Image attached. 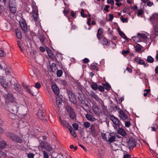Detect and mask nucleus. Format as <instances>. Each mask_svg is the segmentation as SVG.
<instances>
[{"label":"nucleus","instance_id":"f3484780","mask_svg":"<svg viewBox=\"0 0 158 158\" xmlns=\"http://www.w3.org/2000/svg\"><path fill=\"white\" fill-rule=\"evenodd\" d=\"M68 96L70 101L73 103H76V99L74 98L73 94L71 91L68 92Z\"/></svg>","mask_w":158,"mask_h":158},{"label":"nucleus","instance_id":"c85d7f7f","mask_svg":"<svg viewBox=\"0 0 158 158\" xmlns=\"http://www.w3.org/2000/svg\"><path fill=\"white\" fill-rule=\"evenodd\" d=\"M100 40L101 43L103 45H106L108 43L107 39L105 38L102 37Z\"/></svg>","mask_w":158,"mask_h":158},{"label":"nucleus","instance_id":"79ce46f5","mask_svg":"<svg viewBox=\"0 0 158 158\" xmlns=\"http://www.w3.org/2000/svg\"><path fill=\"white\" fill-rule=\"evenodd\" d=\"M83 125L85 128H88L90 126V123L88 122L84 123Z\"/></svg>","mask_w":158,"mask_h":158},{"label":"nucleus","instance_id":"9b49d317","mask_svg":"<svg viewBox=\"0 0 158 158\" xmlns=\"http://www.w3.org/2000/svg\"><path fill=\"white\" fill-rule=\"evenodd\" d=\"M90 95L96 101L99 102H102V100L100 98H99L97 95H96L93 91L90 92Z\"/></svg>","mask_w":158,"mask_h":158},{"label":"nucleus","instance_id":"69168bd1","mask_svg":"<svg viewBox=\"0 0 158 158\" xmlns=\"http://www.w3.org/2000/svg\"><path fill=\"white\" fill-rule=\"evenodd\" d=\"M83 61L85 63H87L89 62V59L87 58H85L83 59Z\"/></svg>","mask_w":158,"mask_h":158},{"label":"nucleus","instance_id":"423d86ee","mask_svg":"<svg viewBox=\"0 0 158 158\" xmlns=\"http://www.w3.org/2000/svg\"><path fill=\"white\" fill-rule=\"evenodd\" d=\"M40 146L42 148L50 152L53 150L51 146L45 142H42L40 144Z\"/></svg>","mask_w":158,"mask_h":158},{"label":"nucleus","instance_id":"e2e57ef3","mask_svg":"<svg viewBox=\"0 0 158 158\" xmlns=\"http://www.w3.org/2000/svg\"><path fill=\"white\" fill-rule=\"evenodd\" d=\"M98 89L99 91H103L104 90V89L102 86H99L98 87Z\"/></svg>","mask_w":158,"mask_h":158},{"label":"nucleus","instance_id":"f8f14e48","mask_svg":"<svg viewBox=\"0 0 158 158\" xmlns=\"http://www.w3.org/2000/svg\"><path fill=\"white\" fill-rule=\"evenodd\" d=\"M20 26L22 30L26 32L27 31V26L25 21L21 22L20 23Z\"/></svg>","mask_w":158,"mask_h":158},{"label":"nucleus","instance_id":"4c0bfd02","mask_svg":"<svg viewBox=\"0 0 158 158\" xmlns=\"http://www.w3.org/2000/svg\"><path fill=\"white\" fill-rule=\"evenodd\" d=\"M32 17H33V18L34 19V21L35 22L36 21L38 20V14H33Z\"/></svg>","mask_w":158,"mask_h":158},{"label":"nucleus","instance_id":"ea45409f","mask_svg":"<svg viewBox=\"0 0 158 158\" xmlns=\"http://www.w3.org/2000/svg\"><path fill=\"white\" fill-rule=\"evenodd\" d=\"M91 87L94 90H96L98 88L97 84L95 83L92 84L91 85Z\"/></svg>","mask_w":158,"mask_h":158},{"label":"nucleus","instance_id":"a18cd8bd","mask_svg":"<svg viewBox=\"0 0 158 158\" xmlns=\"http://www.w3.org/2000/svg\"><path fill=\"white\" fill-rule=\"evenodd\" d=\"M6 156V154L3 152H0V158H4Z\"/></svg>","mask_w":158,"mask_h":158},{"label":"nucleus","instance_id":"bf43d9fd","mask_svg":"<svg viewBox=\"0 0 158 158\" xmlns=\"http://www.w3.org/2000/svg\"><path fill=\"white\" fill-rule=\"evenodd\" d=\"M131 156L129 154H126L123 156V158H130Z\"/></svg>","mask_w":158,"mask_h":158},{"label":"nucleus","instance_id":"ddd939ff","mask_svg":"<svg viewBox=\"0 0 158 158\" xmlns=\"http://www.w3.org/2000/svg\"><path fill=\"white\" fill-rule=\"evenodd\" d=\"M119 116L123 120H125L128 118L127 116L125 114L124 112L122 110L119 111Z\"/></svg>","mask_w":158,"mask_h":158},{"label":"nucleus","instance_id":"3c124183","mask_svg":"<svg viewBox=\"0 0 158 158\" xmlns=\"http://www.w3.org/2000/svg\"><path fill=\"white\" fill-rule=\"evenodd\" d=\"M131 125L130 122L129 121H126L125 122V126L126 127H129Z\"/></svg>","mask_w":158,"mask_h":158},{"label":"nucleus","instance_id":"473e14b6","mask_svg":"<svg viewBox=\"0 0 158 158\" xmlns=\"http://www.w3.org/2000/svg\"><path fill=\"white\" fill-rule=\"evenodd\" d=\"M16 106L17 109H18V104L16 102H14L13 103H11L10 106L9 107V108L10 107H11V106H12V107H13V106ZM12 110H13L14 109V107H12ZM18 110V109H17Z\"/></svg>","mask_w":158,"mask_h":158},{"label":"nucleus","instance_id":"a878e982","mask_svg":"<svg viewBox=\"0 0 158 158\" xmlns=\"http://www.w3.org/2000/svg\"><path fill=\"white\" fill-rule=\"evenodd\" d=\"M69 131L70 132L71 134L74 137H76L77 136V135L75 131L72 128L71 126L70 127V128L68 129Z\"/></svg>","mask_w":158,"mask_h":158},{"label":"nucleus","instance_id":"c9c22d12","mask_svg":"<svg viewBox=\"0 0 158 158\" xmlns=\"http://www.w3.org/2000/svg\"><path fill=\"white\" fill-rule=\"evenodd\" d=\"M6 146V143L5 141H2L0 143V147L2 148H5Z\"/></svg>","mask_w":158,"mask_h":158},{"label":"nucleus","instance_id":"9d476101","mask_svg":"<svg viewBox=\"0 0 158 158\" xmlns=\"http://www.w3.org/2000/svg\"><path fill=\"white\" fill-rule=\"evenodd\" d=\"M10 24L7 21L3 23L0 26L1 28L4 31H6L10 27Z\"/></svg>","mask_w":158,"mask_h":158},{"label":"nucleus","instance_id":"1a4fd4ad","mask_svg":"<svg viewBox=\"0 0 158 158\" xmlns=\"http://www.w3.org/2000/svg\"><path fill=\"white\" fill-rule=\"evenodd\" d=\"M37 115L38 118L42 120H45L46 119L45 114L41 110H38Z\"/></svg>","mask_w":158,"mask_h":158},{"label":"nucleus","instance_id":"412c9836","mask_svg":"<svg viewBox=\"0 0 158 158\" xmlns=\"http://www.w3.org/2000/svg\"><path fill=\"white\" fill-rule=\"evenodd\" d=\"M103 31L102 29L101 28L98 29L97 36L99 40H100L102 37V34L103 32Z\"/></svg>","mask_w":158,"mask_h":158},{"label":"nucleus","instance_id":"4be33fe9","mask_svg":"<svg viewBox=\"0 0 158 158\" xmlns=\"http://www.w3.org/2000/svg\"><path fill=\"white\" fill-rule=\"evenodd\" d=\"M118 132L121 135L124 136L126 135V133L123 128H118Z\"/></svg>","mask_w":158,"mask_h":158},{"label":"nucleus","instance_id":"8fccbe9b","mask_svg":"<svg viewBox=\"0 0 158 158\" xmlns=\"http://www.w3.org/2000/svg\"><path fill=\"white\" fill-rule=\"evenodd\" d=\"M6 55L5 52L2 50L0 49V57L4 56Z\"/></svg>","mask_w":158,"mask_h":158},{"label":"nucleus","instance_id":"cd10ccee","mask_svg":"<svg viewBox=\"0 0 158 158\" xmlns=\"http://www.w3.org/2000/svg\"><path fill=\"white\" fill-rule=\"evenodd\" d=\"M142 46L139 44H137L135 47V51L137 52H140L141 51Z\"/></svg>","mask_w":158,"mask_h":158},{"label":"nucleus","instance_id":"5701e85b","mask_svg":"<svg viewBox=\"0 0 158 158\" xmlns=\"http://www.w3.org/2000/svg\"><path fill=\"white\" fill-rule=\"evenodd\" d=\"M86 118L87 119L90 121H94L95 120V118L91 115L87 114L85 115Z\"/></svg>","mask_w":158,"mask_h":158},{"label":"nucleus","instance_id":"37998d69","mask_svg":"<svg viewBox=\"0 0 158 158\" xmlns=\"http://www.w3.org/2000/svg\"><path fill=\"white\" fill-rule=\"evenodd\" d=\"M72 126L75 130H77L78 129V125L77 123H73Z\"/></svg>","mask_w":158,"mask_h":158},{"label":"nucleus","instance_id":"052dcab7","mask_svg":"<svg viewBox=\"0 0 158 158\" xmlns=\"http://www.w3.org/2000/svg\"><path fill=\"white\" fill-rule=\"evenodd\" d=\"M90 130H91V131L92 132H94V126L92 125L91 126L90 128Z\"/></svg>","mask_w":158,"mask_h":158},{"label":"nucleus","instance_id":"f03ea898","mask_svg":"<svg viewBox=\"0 0 158 158\" xmlns=\"http://www.w3.org/2000/svg\"><path fill=\"white\" fill-rule=\"evenodd\" d=\"M153 26V33L156 35H158V14H153L150 17Z\"/></svg>","mask_w":158,"mask_h":158},{"label":"nucleus","instance_id":"603ef678","mask_svg":"<svg viewBox=\"0 0 158 158\" xmlns=\"http://www.w3.org/2000/svg\"><path fill=\"white\" fill-rule=\"evenodd\" d=\"M27 156L28 158H33L34 154L32 153H29L27 154Z\"/></svg>","mask_w":158,"mask_h":158},{"label":"nucleus","instance_id":"680f3d73","mask_svg":"<svg viewBox=\"0 0 158 158\" xmlns=\"http://www.w3.org/2000/svg\"><path fill=\"white\" fill-rule=\"evenodd\" d=\"M40 40L42 42H44L45 40L44 37V36H41L40 37Z\"/></svg>","mask_w":158,"mask_h":158},{"label":"nucleus","instance_id":"aec40b11","mask_svg":"<svg viewBox=\"0 0 158 158\" xmlns=\"http://www.w3.org/2000/svg\"><path fill=\"white\" fill-rule=\"evenodd\" d=\"M59 118L61 124L63 126L67 127L68 129L70 128V127H71V126L69 125L67 122L64 120H62L61 118Z\"/></svg>","mask_w":158,"mask_h":158},{"label":"nucleus","instance_id":"a19ab883","mask_svg":"<svg viewBox=\"0 0 158 158\" xmlns=\"http://www.w3.org/2000/svg\"><path fill=\"white\" fill-rule=\"evenodd\" d=\"M63 74L62 71L60 70H57L56 73L58 77H60L62 76Z\"/></svg>","mask_w":158,"mask_h":158},{"label":"nucleus","instance_id":"e433bc0d","mask_svg":"<svg viewBox=\"0 0 158 158\" xmlns=\"http://www.w3.org/2000/svg\"><path fill=\"white\" fill-rule=\"evenodd\" d=\"M147 60L148 61L149 63H152L154 61V59L150 56H148Z\"/></svg>","mask_w":158,"mask_h":158},{"label":"nucleus","instance_id":"c756f323","mask_svg":"<svg viewBox=\"0 0 158 158\" xmlns=\"http://www.w3.org/2000/svg\"><path fill=\"white\" fill-rule=\"evenodd\" d=\"M62 100L61 97L58 96L56 98V104L57 105H59L61 104Z\"/></svg>","mask_w":158,"mask_h":158},{"label":"nucleus","instance_id":"4d7b16f0","mask_svg":"<svg viewBox=\"0 0 158 158\" xmlns=\"http://www.w3.org/2000/svg\"><path fill=\"white\" fill-rule=\"evenodd\" d=\"M107 3L108 4H110L111 5H113L114 4V2L113 0H107Z\"/></svg>","mask_w":158,"mask_h":158},{"label":"nucleus","instance_id":"393cba45","mask_svg":"<svg viewBox=\"0 0 158 158\" xmlns=\"http://www.w3.org/2000/svg\"><path fill=\"white\" fill-rule=\"evenodd\" d=\"M1 83L4 88H6L9 85H10V84L9 83H7L5 80L3 79L1 81Z\"/></svg>","mask_w":158,"mask_h":158},{"label":"nucleus","instance_id":"338daca9","mask_svg":"<svg viewBox=\"0 0 158 158\" xmlns=\"http://www.w3.org/2000/svg\"><path fill=\"white\" fill-rule=\"evenodd\" d=\"M153 3L152 2H148L147 3V5L149 6H152L153 5Z\"/></svg>","mask_w":158,"mask_h":158},{"label":"nucleus","instance_id":"5fc2aeb1","mask_svg":"<svg viewBox=\"0 0 158 158\" xmlns=\"http://www.w3.org/2000/svg\"><path fill=\"white\" fill-rule=\"evenodd\" d=\"M47 52L49 56H51L52 54V52L51 50L48 48H47Z\"/></svg>","mask_w":158,"mask_h":158},{"label":"nucleus","instance_id":"774afa93","mask_svg":"<svg viewBox=\"0 0 158 158\" xmlns=\"http://www.w3.org/2000/svg\"><path fill=\"white\" fill-rule=\"evenodd\" d=\"M129 51L128 50H124L122 51V54L123 55H125L128 53Z\"/></svg>","mask_w":158,"mask_h":158},{"label":"nucleus","instance_id":"f257e3e1","mask_svg":"<svg viewBox=\"0 0 158 158\" xmlns=\"http://www.w3.org/2000/svg\"><path fill=\"white\" fill-rule=\"evenodd\" d=\"M150 38V35L145 32H141L137 34V36H133L132 39L136 43L140 42H147L149 41Z\"/></svg>","mask_w":158,"mask_h":158},{"label":"nucleus","instance_id":"7c9ffc66","mask_svg":"<svg viewBox=\"0 0 158 158\" xmlns=\"http://www.w3.org/2000/svg\"><path fill=\"white\" fill-rule=\"evenodd\" d=\"M16 34L17 38L19 39H20L22 38V33L18 30L16 31Z\"/></svg>","mask_w":158,"mask_h":158},{"label":"nucleus","instance_id":"bb28decb","mask_svg":"<svg viewBox=\"0 0 158 158\" xmlns=\"http://www.w3.org/2000/svg\"><path fill=\"white\" fill-rule=\"evenodd\" d=\"M118 31L119 35L122 38L125 39H127V37L126 36L124 33L121 31L118 28Z\"/></svg>","mask_w":158,"mask_h":158},{"label":"nucleus","instance_id":"13d9d810","mask_svg":"<svg viewBox=\"0 0 158 158\" xmlns=\"http://www.w3.org/2000/svg\"><path fill=\"white\" fill-rule=\"evenodd\" d=\"M110 7V6L108 5H106L105 6V7L104 9V10H105L106 12H108L109 11V10L108 9V8Z\"/></svg>","mask_w":158,"mask_h":158},{"label":"nucleus","instance_id":"2eb2a0df","mask_svg":"<svg viewBox=\"0 0 158 158\" xmlns=\"http://www.w3.org/2000/svg\"><path fill=\"white\" fill-rule=\"evenodd\" d=\"M4 97L6 101L11 102L13 99V96L10 94H5L4 95Z\"/></svg>","mask_w":158,"mask_h":158},{"label":"nucleus","instance_id":"b1692460","mask_svg":"<svg viewBox=\"0 0 158 158\" xmlns=\"http://www.w3.org/2000/svg\"><path fill=\"white\" fill-rule=\"evenodd\" d=\"M23 88L26 90L30 94H33L30 90V89L29 88V86L27 85L25 83H23Z\"/></svg>","mask_w":158,"mask_h":158},{"label":"nucleus","instance_id":"72a5a7b5","mask_svg":"<svg viewBox=\"0 0 158 158\" xmlns=\"http://www.w3.org/2000/svg\"><path fill=\"white\" fill-rule=\"evenodd\" d=\"M69 114L70 117L72 119H74L76 118L75 114L73 111L71 112Z\"/></svg>","mask_w":158,"mask_h":158},{"label":"nucleus","instance_id":"dca6fc26","mask_svg":"<svg viewBox=\"0 0 158 158\" xmlns=\"http://www.w3.org/2000/svg\"><path fill=\"white\" fill-rule=\"evenodd\" d=\"M111 147L112 150L115 151L118 149L120 148V146L118 143H112L111 144Z\"/></svg>","mask_w":158,"mask_h":158},{"label":"nucleus","instance_id":"2f4dec72","mask_svg":"<svg viewBox=\"0 0 158 158\" xmlns=\"http://www.w3.org/2000/svg\"><path fill=\"white\" fill-rule=\"evenodd\" d=\"M32 7L33 8V14H38V10L36 6L33 5H32Z\"/></svg>","mask_w":158,"mask_h":158},{"label":"nucleus","instance_id":"6ab92c4d","mask_svg":"<svg viewBox=\"0 0 158 158\" xmlns=\"http://www.w3.org/2000/svg\"><path fill=\"white\" fill-rule=\"evenodd\" d=\"M127 146L129 148L134 147L135 146V142L133 139H130L128 142Z\"/></svg>","mask_w":158,"mask_h":158},{"label":"nucleus","instance_id":"864d4df0","mask_svg":"<svg viewBox=\"0 0 158 158\" xmlns=\"http://www.w3.org/2000/svg\"><path fill=\"white\" fill-rule=\"evenodd\" d=\"M145 92L143 94V96L144 97H146L147 96L150 90L148 89H145L144 90Z\"/></svg>","mask_w":158,"mask_h":158},{"label":"nucleus","instance_id":"4468645a","mask_svg":"<svg viewBox=\"0 0 158 158\" xmlns=\"http://www.w3.org/2000/svg\"><path fill=\"white\" fill-rule=\"evenodd\" d=\"M110 119L115 125H118L119 124V120L117 118L114 116H111Z\"/></svg>","mask_w":158,"mask_h":158},{"label":"nucleus","instance_id":"0eeeda50","mask_svg":"<svg viewBox=\"0 0 158 158\" xmlns=\"http://www.w3.org/2000/svg\"><path fill=\"white\" fill-rule=\"evenodd\" d=\"M9 7L10 11L12 13H15V12L16 9L14 0H10L9 4Z\"/></svg>","mask_w":158,"mask_h":158},{"label":"nucleus","instance_id":"7ed1b4c3","mask_svg":"<svg viewBox=\"0 0 158 158\" xmlns=\"http://www.w3.org/2000/svg\"><path fill=\"white\" fill-rule=\"evenodd\" d=\"M102 138L109 143H111L115 140L116 135L112 133L107 132L106 133H102Z\"/></svg>","mask_w":158,"mask_h":158},{"label":"nucleus","instance_id":"a211bd4d","mask_svg":"<svg viewBox=\"0 0 158 158\" xmlns=\"http://www.w3.org/2000/svg\"><path fill=\"white\" fill-rule=\"evenodd\" d=\"M52 88L54 92L56 95H58L59 93V89L56 85H53L52 86Z\"/></svg>","mask_w":158,"mask_h":158},{"label":"nucleus","instance_id":"49530a36","mask_svg":"<svg viewBox=\"0 0 158 158\" xmlns=\"http://www.w3.org/2000/svg\"><path fill=\"white\" fill-rule=\"evenodd\" d=\"M143 13V11L141 9H139L137 15L139 17H141V15Z\"/></svg>","mask_w":158,"mask_h":158},{"label":"nucleus","instance_id":"f704fd0d","mask_svg":"<svg viewBox=\"0 0 158 158\" xmlns=\"http://www.w3.org/2000/svg\"><path fill=\"white\" fill-rule=\"evenodd\" d=\"M92 109L94 113L95 114L97 113L98 112V107L95 105H93L92 106Z\"/></svg>","mask_w":158,"mask_h":158},{"label":"nucleus","instance_id":"de8ad7c7","mask_svg":"<svg viewBox=\"0 0 158 158\" xmlns=\"http://www.w3.org/2000/svg\"><path fill=\"white\" fill-rule=\"evenodd\" d=\"M81 16L84 18H86L87 17V15L86 14H84V10L82 9L81 11Z\"/></svg>","mask_w":158,"mask_h":158},{"label":"nucleus","instance_id":"6e6552de","mask_svg":"<svg viewBox=\"0 0 158 158\" xmlns=\"http://www.w3.org/2000/svg\"><path fill=\"white\" fill-rule=\"evenodd\" d=\"M134 60L136 63H137L138 64L141 65H143V66L144 67H148V64L147 63H145L144 61L141 59L139 58V57H135L134 59Z\"/></svg>","mask_w":158,"mask_h":158},{"label":"nucleus","instance_id":"6e6d98bb","mask_svg":"<svg viewBox=\"0 0 158 158\" xmlns=\"http://www.w3.org/2000/svg\"><path fill=\"white\" fill-rule=\"evenodd\" d=\"M40 85L39 82H36L35 84V87L37 89H39L40 87Z\"/></svg>","mask_w":158,"mask_h":158},{"label":"nucleus","instance_id":"58836bf2","mask_svg":"<svg viewBox=\"0 0 158 158\" xmlns=\"http://www.w3.org/2000/svg\"><path fill=\"white\" fill-rule=\"evenodd\" d=\"M65 108L66 110L69 113L73 111V109L69 106H66Z\"/></svg>","mask_w":158,"mask_h":158},{"label":"nucleus","instance_id":"09e8293b","mask_svg":"<svg viewBox=\"0 0 158 158\" xmlns=\"http://www.w3.org/2000/svg\"><path fill=\"white\" fill-rule=\"evenodd\" d=\"M120 19L123 23H127V18H124L123 16H121Z\"/></svg>","mask_w":158,"mask_h":158},{"label":"nucleus","instance_id":"0e129e2a","mask_svg":"<svg viewBox=\"0 0 158 158\" xmlns=\"http://www.w3.org/2000/svg\"><path fill=\"white\" fill-rule=\"evenodd\" d=\"M105 88L106 89L108 90L110 89V87L109 85H106L105 86Z\"/></svg>","mask_w":158,"mask_h":158},{"label":"nucleus","instance_id":"c03bdc74","mask_svg":"<svg viewBox=\"0 0 158 158\" xmlns=\"http://www.w3.org/2000/svg\"><path fill=\"white\" fill-rule=\"evenodd\" d=\"M43 153L44 155V158H48L49 155L48 154L47 152L45 151H43Z\"/></svg>","mask_w":158,"mask_h":158},{"label":"nucleus","instance_id":"39448f33","mask_svg":"<svg viewBox=\"0 0 158 158\" xmlns=\"http://www.w3.org/2000/svg\"><path fill=\"white\" fill-rule=\"evenodd\" d=\"M14 108V109L12 110V106H11L9 108V110H8L10 112V113L9 114V117L13 119H15V114L17 113L18 111V109L17 108L16 106H13Z\"/></svg>","mask_w":158,"mask_h":158},{"label":"nucleus","instance_id":"20e7f679","mask_svg":"<svg viewBox=\"0 0 158 158\" xmlns=\"http://www.w3.org/2000/svg\"><path fill=\"white\" fill-rule=\"evenodd\" d=\"M6 135L10 139L16 142L20 143L22 142V140L20 138L14 134L10 133H7Z\"/></svg>","mask_w":158,"mask_h":158}]
</instances>
